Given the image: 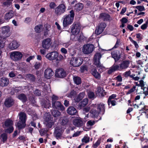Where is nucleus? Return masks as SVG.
I'll return each mask as SVG.
<instances>
[{
	"label": "nucleus",
	"mask_w": 148,
	"mask_h": 148,
	"mask_svg": "<svg viewBox=\"0 0 148 148\" xmlns=\"http://www.w3.org/2000/svg\"><path fill=\"white\" fill-rule=\"evenodd\" d=\"M45 56L48 60L52 61L56 60L58 57V53L56 51H53L48 53Z\"/></svg>",
	"instance_id": "15"
},
{
	"label": "nucleus",
	"mask_w": 148,
	"mask_h": 148,
	"mask_svg": "<svg viewBox=\"0 0 148 148\" xmlns=\"http://www.w3.org/2000/svg\"><path fill=\"white\" fill-rule=\"evenodd\" d=\"M73 124L77 127H80L83 125V121L81 118L75 119L73 121Z\"/></svg>",
	"instance_id": "19"
},
{
	"label": "nucleus",
	"mask_w": 148,
	"mask_h": 148,
	"mask_svg": "<svg viewBox=\"0 0 148 148\" xmlns=\"http://www.w3.org/2000/svg\"><path fill=\"white\" fill-rule=\"evenodd\" d=\"M91 109L90 112L94 117H96L99 114H103L105 111L104 105L103 103L97 104H92L90 106Z\"/></svg>",
	"instance_id": "1"
},
{
	"label": "nucleus",
	"mask_w": 148,
	"mask_h": 148,
	"mask_svg": "<svg viewBox=\"0 0 148 148\" xmlns=\"http://www.w3.org/2000/svg\"><path fill=\"white\" fill-rule=\"evenodd\" d=\"M60 121L61 124L64 125L67 124L68 121V120L66 117H64L63 119H61Z\"/></svg>",
	"instance_id": "44"
},
{
	"label": "nucleus",
	"mask_w": 148,
	"mask_h": 148,
	"mask_svg": "<svg viewBox=\"0 0 148 148\" xmlns=\"http://www.w3.org/2000/svg\"><path fill=\"white\" fill-rule=\"evenodd\" d=\"M67 112L71 115H74L77 112L76 109L73 107H70L67 110Z\"/></svg>",
	"instance_id": "24"
},
{
	"label": "nucleus",
	"mask_w": 148,
	"mask_h": 148,
	"mask_svg": "<svg viewBox=\"0 0 148 148\" xmlns=\"http://www.w3.org/2000/svg\"><path fill=\"white\" fill-rule=\"evenodd\" d=\"M102 55L100 53L97 52L96 53L94 56V64L97 67L100 72L102 71L104 67L101 64L100 62V60L101 57Z\"/></svg>",
	"instance_id": "6"
},
{
	"label": "nucleus",
	"mask_w": 148,
	"mask_h": 148,
	"mask_svg": "<svg viewBox=\"0 0 148 148\" xmlns=\"http://www.w3.org/2000/svg\"><path fill=\"white\" fill-rule=\"evenodd\" d=\"M19 44L16 41H13L10 44V47L12 50L17 48L19 46Z\"/></svg>",
	"instance_id": "23"
},
{
	"label": "nucleus",
	"mask_w": 148,
	"mask_h": 148,
	"mask_svg": "<svg viewBox=\"0 0 148 148\" xmlns=\"http://www.w3.org/2000/svg\"><path fill=\"white\" fill-rule=\"evenodd\" d=\"M25 122H22L21 121H19L16 125L19 129L23 128L25 126Z\"/></svg>",
	"instance_id": "32"
},
{
	"label": "nucleus",
	"mask_w": 148,
	"mask_h": 148,
	"mask_svg": "<svg viewBox=\"0 0 148 148\" xmlns=\"http://www.w3.org/2000/svg\"><path fill=\"white\" fill-rule=\"evenodd\" d=\"M54 73L51 68H47L44 72L45 77L47 79H49L53 75Z\"/></svg>",
	"instance_id": "18"
},
{
	"label": "nucleus",
	"mask_w": 148,
	"mask_h": 148,
	"mask_svg": "<svg viewBox=\"0 0 148 148\" xmlns=\"http://www.w3.org/2000/svg\"><path fill=\"white\" fill-rule=\"evenodd\" d=\"M75 14L73 10L70 12L69 14L64 15L63 17V24L64 27L71 24L73 21Z\"/></svg>",
	"instance_id": "4"
},
{
	"label": "nucleus",
	"mask_w": 148,
	"mask_h": 148,
	"mask_svg": "<svg viewBox=\"0 0 148 148\" xmlns=\"http://www.w3.org/2000/svg\"><path fill=\"white\" fill-rule=\"evenodd\" d=\"M52 43L51 39L50 38H47L42 41V46L44 49L49 50L51 47Z\"/></svg>",
	"instance_id": "12"
},
{
	"label": "nucleus",
	"mask_w": 148,
	"mask_h": 148,
	"mask_svg": "<svg viewBox=\"0 0 148 148\" xmlns=\"http://www.w3.org/2000/svg\"><path fill=\"white\" fill-rule=\"evenodd\" d=\"M10 56L12 59L14 61H16L21 59L23 54L21 52L16 51L11 52Z\"/></svg>",
	"instance_id": "10"
},
{
	"label": "nucleus",
	"mask_w": 148,
	"mask_h": 148,
	"mask_svg": "<svg viewBox=\"0 0 148 148\" xmlns=\"http://www.w3.org/2000/svg\"><path fill=\"white\" fill-rule=\"evenodd\" d=\"M44 123L48 129L51 128L54 125L55 121L49 113H46L44 116Z\"/></svg>",
	"instance_id": "5"
},
{
	"label": "nucleus",
	"mask_w": 148,
	"mask_h": 148,
	"mask_svg": "<svg viewBox=\"0 0 148 148\" xmlns=\"http://www.w3.org/2000/svg\"><path fill=\"white\" fill-rule=\"evenodd\" d=\"M83 8V5L81 3H78L76 4L75 6V9L78 11H80L82 10Z\"/></svg>",
	"instance_id": "37"
},
{
	"label": "nucleus",
	"mask_w": 148,
	"mask_h": 148,
	"mask_svg": "<svg viewBox=\"0 0 148 148\" xmlns=\"http://www.w3.org/2000/svg\"><path fill=\"white\" fill-rule=\"evenodd\" d=\"M136 8L140 11H143L145 10V8L143 6H137Z\"/></svg>",
	"instance_id": "55"
},
{
	"label": "nucleus",
	"mask_w": 148,
	"mask_h": 148,
	"mask_svg": "<svg viewBox=\"0 0 148 148\" xmlns=\"http://www.w3.org/2000/svg\"><path fill=\"white\" fill-rule=\"evenodd\" d=\"M40 53L42 55H45L46 54V49H41L40 50Z\"/></svg>",
	"instance_id": "63"
},
{
	"label": "nucleus",
	"mask_w": 148,
	"mask_h": 148,
	"mask_svg": "<svg viewBox=\"0 0 148 148\" xmlns=\"http://www.w3.org/2000/svg\"><path fill=\"white\" fill-rule=\"evenodd\" d=\"M81 132L80 131H77L73 134L72 136L73 137L77 136L81 134Z\"/></svg>",
	"instance_id": "64"
},
{
	"label": "nucleus",
	"mask_w": 148,
	"mask_h": 148,
	"mask_svg": "<svg viewBox=\"0 0 148 148\" xmlns=\"http://www.w3.org/2000/svg\"><path fill=\"white\" fill-rule=\"evenodd\" d=\"M34 94L36 95L39 96L40 95V92L38 89H36L34 92Z\"/></svg>",
	"instance_id": "61"
},
{
	"label": "nucleus",
	"mask_w": 148,
	"mask_h": 148,
	"mask_svg": "<svg viewBox=\"0 0 148 148\" xmlns=\"http://www.w3.org/2000/svg\"><path fill=\"white\" fill-rule=\"evenodd\" d=\"M116 96L115 94H112L110 96L108 99V100H113L115 99V98L116 97Z\"/></svg>",
	"instance_id": "56"
},
{
	"label": "nucleus",
	"mask_w": 148,
	"mask_h": 148,
	"mask_svg": "<svg viewBox=\"0 0 148 148\" xmlns=\"http://www.w3.org/2000/svg\"><path fill=\"white\" fill-rule=\"evenodd\" d=\"M136 37L138 39L141 40L143 38V36L141 34L138 33L136 34Z\"/></svg>",
	"instance_id": "60"
},
{
	"label": "nucleus",
	"mask_w": 148,
	"mask_h": 148,
	"mask_svg": "<svg viewBox=\"0 0 148 148\" xmlns=\"http://www.w3.org/2000/svg\"><path fill=\"white\" fill-rule=\"evenodd\" d=\"M73 80L75 83L77 85H79L81 83V78L78 77H73Z\"/></svg>",
	"instance_id": "36"
},
{
	"label": "nucleus",
	"mask_w": 148,
	"mask_h": 148,
	"mask_svg": "<svg viewBox=\"0 0 148 148\" xmlns=\"http://www.w3.org/2000/svg\"><path fill=\"white\" fill-rule=\"evenodd\" d=\"M100 17L102 19L105 21H107L110 19V15L106 13L101 14Z\"/></svg>",
	"instance_id": "29"
},
{
	"label": "nucleus",
	"mask_w": 148,
	"mask_h": 148,
	"mask_svg": "<svg viewBox=\"0 0 148 148\" xmlns=\"http://www.w3.org/2000/svg\"><path fill=\"white\" fill-rule=\"evenodd\" d=\"M66 8L64 4H61L55 9V12L57 15H60L64 13L66 11Z\"/></svg>",
	"instance_id": "9"
},
{
	"label": "nucleus",
	"mask_w": 148,
	"mask_h": 148,
	"mask_svg": "<svg viewBox=\"0 0 148 148\" xmlns=\"http://www.w3.org/2000/svg\"><path fill=\"white\" fill-rule=\"evenodd\" d=\"M13 11H10L8 13L5 14V18L7 20H9L13 17Z\"/></svg>",
	"instance_id": "31"
},
{
	"label": "nucleus",
	"mask_w": 148,
	"mask_h": 148,
	"mask_svg": "<svg viewBox=\"0 0 148 148\" xmlns=\"http://www.w3.org/2000/svg\"><path fill=\"white\" fill-rule=\"evenodd\" d=\"M96 94L99 96L103 97L106 95V92L103 90V88L98 87L96 92Z\"/></svg>",
	"instance_id": "20"
},
{
	"label": "nucleus",
	"mask_w": 148,
	"mask_h": 148,
	"mask_svg": "<svg viewBox=\"0 0 148 148\" xmlns=\"http://www.w3.org/2000/svg\"><path fill=\"white\" fill-rule=\"evenodd\" d=\"M51 26L48 24H46L45 25L44 28V35L47 36L48 34V32L50 29Z\"/></svg>",
	"instance_id": "27"
},
{
	"label": "nucleus",
	"mask_w": 148,
	"mask_h": 148,
	"mask_svg": "<svg viewBox=\"0 0 148 148\" xmlns=\"http://www.w3.org/2000/svg\"><path fill=\"white\" fill-rule=\"evenodd\" d=\"M100 143L101 140L98 139L95 144H93V147L94 148H96L100 145Z\"/></svg>",
	"instance_id": "51"
},
{
	"label": "nucleus",
	"mask_w": 148,
	"mask_h": 148,
	"mask_svg": "<svg viewBox=\"0 0 148 148\" xmlns=\"http://www.w3.org/2000/svg\"><path fill=\"white\" fill-rule=\"evenodd\" d=\"M52 104L53 107L57 109H58L59 106L61 105V103L58 101L53 102Z\"/></svg>",
	"instance_id": "39"
},
{
	"label": "nucleus",
	"mask_w": 148,
	"mask_h": 148,
	"mask_svg": "<svg viewBox=\"0 0 148 148\" xmlns=\"http://www.w3.org/2000/svg\"><path fill=\"white\" fill-rule=\"evenodd\" d=\"M1 31L3 35L5 37H8L10 36V27L7 25L2 27L1 28Z\"/></svg>",
	"instance_id": "16"
},
{
	"label": "nucleus",
	"mask_w": 148,
	"mask_h": 148,
	"mask_svg": "<svg viewBox=\"0 0 148 148\" xmlns=\"http://www.w3.org/2000/svg\"><path fill=\"white\" fill-rule=\"evenodd\" d=\"M41 65L40 63L39 62H36L34 65V67L36 69H38Z\"/></svg>",
	"instance_id": "58"
},
{
	"label": "nucleus",
	"mask_w": 148,
	"mask_h": 148,
	"mask_svg": "<svg viewBox=\"0 0 148 148\" xmlns=\"http://www.w3.org/2000/svg\"><path fill=\"white\" fill-rule=\"evenodd\" d=\"M4 39L0 37V50H2L4 46Z\"/></svg>",
	"instance_id": "38"
},
{
	"label": "nucleus",
	"mask_w": 148,
	"mask_h": 148,
	"mask_svg": "<svg viewBox=\"0 0 148 148\" xmlns=\"http://www.w3.org/2000/svg\"><path fill=\"white\" fill-rule=\"evenodd\" d=\"M136 86H134L132 88L129 90L127 92H126V94L127 95L132 94L136 90Z\"/></svg>",
	"instance_id": "46"
},
{
	"label": "nucleus",
	"mask_w": 148,
	"mask_h": 148,
	"mask_svg": "<svg viewBox=\"0 0 148 148\" xmlns=\"http://www.w3.org/2000/svg\"><path fill=\"white\" fill-rule=\"evenodd\" d=\"M119 53L118 51L112 53V57L114 59L115 62L118 61L120 58V55L118 53Z\"/></svg>",
	"instance_id": "26"
},
{
	"label": "nucleus",
	"mask_w": 148,
	"mask_h": 148,
	"mask_svg": "<svg viewBox=\"0 0 148 148\" xmlns=\"http://www.w3.org/2000/svg\"><path fill=\"white\" fill-rule=\"evenodd\" d=\"M71 31L73 35L75 36V40H79L80 38L81 35L80 34V25L78 23H73L71 26Z\"/></svg>",
	"instance_id": "3"
},
{
	"label": "nucleus",
	"mask_w": 148,
	"mask_h": 148,
	"mask_svg": "<svg viewBox=\"0 0 148 148\" xmlns=\"http://www.w3.org/2000/svg\"><path fill=\"white\" fill-rule=\"evenodd\" d=\"M115 78L119 82H121L122 80V77L120 75H118Z\"/></svg>",
	"instance_id": "62"
},
{
	"label": "nucleus",
	"mask_w": 148,
	"mask_h": 148,
	"mask_svg": "<svg viewBox=\"0 0 148 148\" xmlns=\"http://www.w3.org/2000/svg\"><path fill=\"white\" fill-rule=\"evenodd\" d=\"M12 2L10 1H6L3 3V5L7 7H11L12 5Z\"/></svg>",
	"instance_id": "41"
},
{
	"label": "nucleus",
	"mask_w": 148,
	"mask_h": 148,
	"mask_svg": "<svg viewBox=\"0 0 148 148\" xmlns=\"http://www.w3.org/2000/svg\"><path fill=\"white\" fill-rule=\"evenodd\" d=\"M31 21V19L29 17H27L25 18L24 22L27 24H29Z\"/></svg>",
	"instance_id": "59"
},
{
	"label": "nucleus",
	"mask_w": 148,
	"mask_h": 148,
	"mask_svg": "<svg viewBox=\"0 0 148 148\" xmlns=\"http://www.w3.org/2000/svg\"><path fill=\"white\" fill-rule=\"evenodd\" d=\"M1 137L2 138L3 141L4 143L7 139V135L5 133H3L1 135Z\"/></svg>",
	"instance_id": "50"
},
{
	"label": "nucleus",
	"mask_w": 148,
	"mask_h": 148,
	"mask_svg": "<svg viewBox=\"0 0 148 148\" xmlns=\"http://www.w3.org/2000/svg\"><path fill=\"white\" fill-rule=\"evenodd\" d=\"M76 94V92L74 90H72L69 95V97H73Z\"/></svg>",
	"instance_id": "54"
},
{
	"label": "nucleus",
	"mask_w": 148,
	"mask_h": 148,
	"mask_svg": "<svg viewBox=\"0 0 148 148\" xmlns=\"http://www.w3.org/2000/svg\"><path fill=\"white\" fill-rule=\"evenodd\" d=\"M91 73L96 78H100L101 77L100 75L97 72L95 69H92L91 71Z\"/></svg>",
	"instance_id": "28"
},
{
	"label": "nucleus",
	"mask_w": 148,
	"mask_h": 148,
	"mask_svg": "<svg viewBox=\"0 0 148 148\" xmlns=\"http://www.w3.org/2000/svg\"><path fill=\"white\" fill-rule=\"evenodd\" d=\"M129 39L130 41L134 45L136 48H138L139 47L138 45L137 42L136 41L133 40L131 37H129Z\"/></svg>",
	"instance_id": "47"
},
{
	"label": "nucleus",
	"mask_w": 148,
	"mask_h": 148,
	"mask_svg": "<svg viewBox=\"0 0 148 148\" xmlns=\"http://www.w3.org/2000/svg\"><path fill=\"white\" fill-rule=\"evenodd\" d=\"M130 63L129 61L126 60L122 61L119 65L114 64L108 70V73L110 74L117 70L125 69L128 67Z\"/></svg>",
	"instance_id": "2"
},
{
	"label": "nucleus",
	"mask_w": 148,
	"mask_h": 148,
	"mask_svg": "<svg viewBox=\"0 0 148 148\" xmlns=\"http://www.w3.org/2000/svg\"><path fill=\"white\" fill-rule=\"evenodd\" d=\"M135 108H138L139 111H143L145 113L148 112V107L145 105L143 102H141L138 105L135 104L134 105Z\"/></svg>",
	"instance_id": "14"
},
{
	"label": "nucleus",
	"mask_w": 148,
	"mask_h": 148,
	"mask_svg": "<svg viewBox=\"0 0 148 148\" xmlns=\"http://www.w3.org/2000/svg\"><path fill=\"white\" fill-rule=\"evenodd\" d=\"M13 121L10 119L6 120L4 122V128L5 129V132L11 133L13 131L14 128L13 127Z\"/></svg>",
	"instance_id": "8"
},
{
	"label": "nucleus",
	"mask_w": 148,
	"mask_h": 148,
	"mask_svg": "<svg viewBox=\"0 0 148 148\" xmlns=\"http://www.w3.org/2000/svg\"><path fill=\"white\" fill-rule=\"evenodd\" d=\"M9 82V80L8 78H2L0 80V85L2 87L8 85Z\"/></svg>",
	"instance_id": "21"
},
{
	"label": "nucleus",
	"mask_w": 148,
	"mask_h": 148,
	"mask_svg": "<svg viewBox=\"0 0 148 148\" xmlns=\"http://www.w3.org/2000/svg\"><path fill=\"white\" fill-rule=\"evenodd\" d=\"M116 101L114 100H108V104L109 106L111 105V107L112 106H114L116 105Z\"/></svg>",
	"instance_id": "45"
},
{
	"label": "nucleus",
	"mask_w": 148,
	"mask_h": 148,
	"mask_svg": "<svg viewBox=\"0 0 148 148\" xmlns=\"http://www.w3.org/2000/svg\"><path fill=\"white\" fill-rule=\"evenodd\" d=\"M19 121L25 123L26 119V116L25 113L21 112L18 114Z\"/></svg>",
	"instance_id": "25"
},
{
	"label": "nucleus",
	"mask_w": 148,
	"mask_h": 148,
	"mask_svg": "<svg viewBox=\"0 0 148 148\" xmlns=\"http://www.w3.org/2000/svg\"><path fill=\"white\" fill-rule=\"evenodd\" d=\"M55 75L58 77L64 78L66 77V73L63 69H60L56 70Z\"/></svg>",
	"instance_id": "17"
},
{
	"label": "nucleus",
	"mask_w": 148,
	"mask_h": 148,
	"mask_svg": "<svg viewBox=\"0 0 148 148\" xmlns=\"http://www.w3.org/2000/svg\"><path fill=\"white\" fill-rule=\"evenodd\" d=\"M58 99V97L55 95H53L52 97V102H55L56 100Z\"/></svg>",
	"instance_id": "57"
},
{
	"label": "nucleus",
	"mask_w": 148,
	"mask_h": 148,
	"mask_svg": "<svg viewBox=\"0 0 148 148\" xmlns=\"http://www.w3.org/2000/svg\"><path fill=\"white\" fill-rule=\"evenodd\" d=\"M95 123V122L93 120H89L88 121L87 123V126H91L94 125Z\"/></svg>",
	"instance_id": "49"
},
{
	"label": "nucleus",
	"mask_w": 148,
	"mask_h": 148,
	"mask_svg": "<svg viewBox=\"0 0 148 148\" xmlns=\"http://www.w3.org/2000/svg\"><path fill=\"white\" fill-rule=\"evenodd\" d=\"M88 99H84L79 103V106L81 107H84L88 104Z\"/></svg>",
	"instance_id": "34"
},
{
	"label": "nucleus",
	"mask_w": 148,
	"mask_h": 148,
	"mask_svg": "<svg viewBox=\"0 0 148 148\" xmlns=\"http://www.w3.org/2000/svg\"><path fill=\"white\" fill-rule=\"evenodd\" d=\"M81 71L83 73L85 71H87V67L85 65H83L81 66L80 68Z\"/></svg>",
	"instance_id": "53"
},
{
	"label": "nucleus",
	"mask_w": 148,
	"mask_h": 148,
	"mask_svg": "<svg viewBox=\"0 0 148 148\" xmlns=\"http://www.w3.org/2000/svg\"><path fill=\"white\" fill-rule=\"evenodd\" d=\"M148 24V21H147L144 24H143L141 26V29L143 30L145 29L147 27Z\"/></svg>",
	"instance_id": "48"
},
{
	"label": "nucleus",
	"mask_w": 148,
	"mask_h": 148,
	"mask_svg": "<svg viewBox=\"0 0 148 148\" xmlns=\"http://www.w3.org/2000/svg\"><path fill=\"white\" fill-rule=\"evenodd\" d=\"M94 49V46L92 45H84L82 48L83 52L85 54H89L92 53Z\"/></svg>",
	"instance_id": "11"
},
{
	"label": "nucleus",
	"mask_w": 148,
	"mask_h": 148,
	"mask_svg": "<svg viewBox=\"0 0 148 148\" xmlns=\"http://www.w3.org/2000/svg\"><path fill=\"white\" fill-rule=\"evenodd\" d=\"M14 104V101L11 97L7 98L5 102V105L7 107H10Z\"/></svg>",
	"instance_id": "22"
},
{
	"label": "nucleus",
	"mask_w": 148,
	"mask_h": 148,
	"mask_svg": "<svg viewBox=\"0 0 148 148\" xmlns=\"http://www.w3.org/2000/svg\"><path fill=\"white\" fill-rule=\"evenodd\" d=\"M106 26V23L104 22L99 24L96 29L95 33L97 35L101 34L103 31Z\"/></svg>",
	"instance_id": "13"
},
{
	"label": "nucleus",
	"mask_w": 148,
	"mask_h": 148,
	"mask_svg": "<svg viewBox=\"0 0 148 148\" xmlns=\"http://www.w3.org/2000/svg\"><path fill=\"white\" fill-rule=\"evenodd\" d=\"M63 128L61 126H58L55 128V133L58 135H60L63 131Z\"/></svg>",
	"instance_id": "33"
},
{
	"label": "nucleus",
	"mask_w": 148,
	"mask_h": 148,
	"mask_svg": "<svg viewBox=\"0 0 148 148\" xmlns=\"http://www.w3.org/2000/svg\"><path fill=\"white\" fill-rule=\"evenodd\" d=\"M26 77L32 81H34L35 79V78L34 75L31 74H27L26 76Z\"/></svg>",
	"instance_id": "52"
},
{
	"label": "nucleus",
	"mask_w": 148,
	"mask_h": 148,
	"mask_svg": "<svg viewBox=\"0 0 148 148\" xmlns=\"http://www.w3.org/2000/svg\"><path fill=\"white\" fill-rule=\"evenodd\" d=\"M83 60L81 57H73L71 59L70 63L74 67L80 66L83 63Z\"/></svg>",
	"instance_id": "7"
},
{
	"label": "nucleus",
	"mask_w": 148,
	"mask_h": 148,
	"mask_svg": "<svg viewBox=\"0 0 148 148\" xmlns=\"http://www.w3.org/2000/svg\"><path fill=\"white\" fill-rule=\"evenodd\" d=\"M89 138L87 135L85 136L82 140V141L83 143H88L89 142Z\"/></svg>",
	"instance_id": "40"
},
{
	"label": "nucleus",
	"mask_w": 148,
	"mask_h": 148,
	"mask_svg": "<svg viewBox=\"0 0 148 148\" xmlns=\"http://www.w3.org/2000/svg\"><path fill=\"white\" fill-rule=\"evenodd\" d=\"M18 98L23 102H25L27 100L26 96L24 94H20L18 95Z\"/></svg>",
	"instance_id": "30"
},
{
	"label": "nucleus",
	"mask_w": 148,
	"mask_h": 148,
	"mask_svg": "<svg viewBox=\"0 0 148 148\" xmlns=\"http://www.w3.org/2000/svg\"><path fill=\"white\" fill-rule=\"evenodd\" d=\"M52 114L54 117H57L60 115V113L58 110H53L52 112Z\"/></svg>",
	"instance_id": "42"
},
{
	"label": "nucleus",
	"mask_w": 148,
	"mask_h": 148,
	"mask_svg": "<svg viewBox=\"0 0 148 148\" xmlns=\"http://www.w3.org/2000/svg\"><path fill=\"white\" fill-rule=\"evenodd\" d=\"M88 97L89 98L94 99L95 98V94L93 92L88 91Z\"/></svg>",
	"instance_id": "43"
},
{
	"label": "nucleus",
	"mask_w": 148,
	"mask_h": 148,
	"mask_svg": "<svg viewBox=\"0 0 148 148\" xmlns=\"http://www.w3.org/2000/svg\"><path fill=\"white\" fill-rule=\"evenodd\" d=\"M42 25H39L36 26L35 28V31L37 33H39L42 31Z\"/></svg>",
	"instance_id": "35"
}]
</instances>
